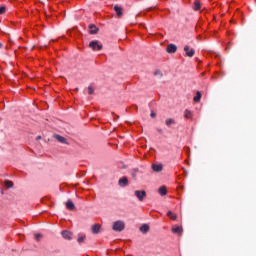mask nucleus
Wrapping results in <instances>:
<instances>
[{"mask_svg":"<svg viewBox=\"0 0 256 256\" xmlns=\"http://www.w3.org/2000/svg\"><path fill=\"white\" fill-rule=\"evenodd\" d=\"M37 139H41V136H38Z\"/></svg>","mask_w":256,"mask_h":256,"instance_id":"30","label":"nucleus"},{"mask_svg":"<svg viewBox=\"0 0 256 256\" xmlns=\"http://www.w3.org/2000/svg\"><path fill=\"white\" fill-rule=\"evenodd\" d=\"M151 117H155V113L152 112V113H151Z\"/></svg>","mask_w":256,"mask_h":256,"instance_id":"28","label":"nucleus"},{"mask_svg":"<svg viewBox=\"0 0 256 256\" xmlns=\"http://www.w3.org/2000/svg\"><path fill=\"white\" fill-rule=\"evenodd\" d=\"M137 170L132 173V177H137Z\"/></svg>","mask_w":256,"mask_h":256,"instance_id":"27","label":"nucleus"},{"mask_svg":"<svg viewBox=\"0 0 256 256\" xmlns=\"http://www.w3.org/2000/svg\"><path fill=\"white\" fill-rule=\"evenodd\" d=\"M166 51L167 53H177V46L175 44H169Z\"/></svg>","mask_w":256,"mask_h":256,"instance_id":"8","label":"nucleus"},{"mask_svg":"<svg viewBox=\"0 0 256 256\" xmlns=\"http://www.w3.org/2000/svg\"><path fill=\"white\" fill-rule=\"evenodd\" d=\"M89 29H90V34H91V35H95V34H97V32L99 31V28H97V26H95V25H93V24H91V25L89 26Z\"/></svg>","mask_w":256,"mask_h":256,"instance_id":"16","label":"nucleus"},{"mask_svg":"<svg viewBox=\"0 0 256 256\" xmlns=\"http://www.w3.org/2000/svg\"><path fill=\"white\" fill-rule=\"evenodd\" d=\"M140 231H141L142 233H147V231H149V225H147V224L142 225V226L140 227Z\"/></svg>","mask_w":256,"mask_h":256,"instance_id":"20","label":"nucleus"},{"mask_svg":"<svg viewBox=\"0 0 256 256\" xmlns=\"http://www.w3.org/2000/svg\"><path fill=\"white\" fill-rule=\"evenodd\" d=\"M112 229H113V231H118V232L123 231V229H125V222H123L121 220L114 222Z\"/></svg>","mask_w":256,"mask_h":256,"instance_id":"1","label":"nucleus"},{"mask_svg":"<svg viewBox=\"0 0 256 256\" xmlns=\"http://www.w3.org/2000/svg\"><path fill=\"white\" fill-rule=\"evenodd\" d=\"M99 231H101V225H99V224H94V225L92 226V233H93L94 235H97V233H99Z\"/></svg>","mask_w":256,"mask_h":256,"instance_id":"12","label":"nucleus"},{"mask_svg":"<svg viewBox=\"0 0 256 256\" xmlns=\"http://www.w3.org/2000/svg\"><path fill=\"white\" fill-rule=\"evenodd\" d=\"M66 209H68L69 211H73V209H75V204L73 203V201L68 200L66 202Z\"/></svg>","mask_w":256,"mask_h":256,"instance_id":"15","label":"nucleus"},{"mask_svg":"<svg viewBox=\"0 0 256 256\" xmlns=\"http://www.w3.org/2000/svg\"><path fill=\"white\" fill-rule=\"evenodd\" d=\"M5 11H7V8H5V6H0V15H3Z\"/></svg>","mask_w":256,"mask_h":256,"instance_id":"24","label":"nucleus"},{"mask_svg":"<svg viewBox=\"0 0 256 256\" xmlns=\"http://www.w3.org/2000/svg\"><path fill=\"white\" fill-rule=\"evenodd\" d=\"M1 47H3V44H2V43H0V48H1Z\"/></svg>","mask_w":256,"mask_h":256,"instance_id":"29","label":"nucleus"},{"mask_svg":"<svg viewBox=\"0 0 256 256\" xmlns=\"http://www.w3.org/2000/svg\"><path fill=\"white\" fill-rule=\"evenodd\" d=\"M152 169L156 173H161V171H163V165H161V164H153L152 165Z\"/></svg>","mask_w":256,"mask_h":256,"instance_id":"10","label":"nucleus"},{"mask_svg":"<svg viewBox=\"0 0 256 256\" xmlns=\"http://www.w3.org/2000/svg\"><path fill=\"white\" fill-rule=\"evenodd\" d=\"M118 185H120V187H127L129 185V180L127 177H122L119 179Z\"/></svg>","mask_w":256,"mask_h":256,"instance_id":"6","label":"nucleus"},{"mask_svg":"<svg viewBox=\"0 0 256 256\" xmlns=\"http://www.w3.org/2000/svg\"><path fill=\"white\" fill-rule=\"evenodd\" d=\"M42 238H43V235H41V234H35V239H36V241H41Z\"/></svg>","mask_w":256,"mask_h":256,"instance_id":"25","label":"nucleus"},{"mask_svg":"<svg viewBox=\"0 0 256 256\" xmlns=\"http://www.w3.org/2000/svg\"><path fill=\"white\" fill-rule=\"evenodd\" d=\"M167 127H171V125H175V120L173 118H169L166 120Z\"/></svg>","mask_w":256,"mask_h":256,"instance_id":"21","label":"nucleus"},{"mask_svg":"<svg viewBox=\"0 0 256 256\" xmlns=\"http://www.w3.org/2000/svg\"><path fill=\"white\" fill-rule=\"evenodd\" d=\"M201 9V2L199 0H196L194 2V11H199Z\"/></svg>","mask_w":256,"mask_h":256,"instance_id":"19","label":"nucleus"},{"mask_svg":"<svg viewBox=\"0 0 256 256\" xmlns=\"http://www.w3.org/2000/svg\"><path fill=\"white\" fill-rule=\"evenodd\" d=\"M62 237L63 239H67L68 241H71V238L73 237V233L70 231L64 230L62 231Z\"/></svg>","mask_w":256,"mask_h":256,"instance_id":"7","label":"nucleus"},{"mask_svg":"<svg viewBox=\"0 0 256 256\" xmlns=\"http://www.w3.org/2000/svg\"><path fill=\"white\" fill-rule=\"evenodd\" d=\"M114 11L116 12V15L118 17H122L123 16V8H121L119 6H114Z\"/></svg>","mask_w":256,"mask_h":256,"instance_id":"13","label":"nucleus"},{"mask_svg":"<svg viewBox=\"0 0 256 256\" xmlns=\"http://www.w3.org/2000/svg\"><path fill=\"white\" fill-rule=\"evenodd\" d=\"M184 51L186 53V57H194L195 56V49L190 48L189 46H184Z\"/></svg>","mask_w":256,"mask_h":256,"instance_id":"4","label":"nucleus"},{"mask_svg":"<svg viewBox=\"0 0 256 256\" xmlns=\"http://www.w3.org/2000/svg\"><path fill=\"white\" fill-rule=\"evenodd\" d=\"M89 47L93 49V51H101V49H103V45L99 44V41H91Z\"/></svg>","mask_w":256,"mask_h":256,"instance_id":"2","label":"nucleus"},{"mask_svg":"<svg viewBox=\"0 0 256 256\" xmlns=\"http://www.w3.org/2000/svg\"><path fill=\"white\" fill-rule=\"evenodd\" d=\"M172 233H174L175 235H182L183 227H181V226L173 227L172 228Z\"/></svg>","mask_w":256,"mask_h":256,"instance_id":"9","label":"nucleus"},{"mask_svg":"<svg viewBox=\"0 0 256 256\" xmlns=\"http://www.w3.org/2000/svg\"><path fill=\"white\" fill-rule=\"evenodd\" d=\"M201 97H202L201 92L198 91L196 93V96H194L193 98L194 103H199V101H201Z\"/></svg>","mask_w":256,"mask_h":256,"instance_id":"18","label":"nucleus"},{"mask_svg":"<svg viewBox=\"0 0 256 256\" xmlns=\"http://www.w3.org/2000/svg\"><path fill=\"white\" fill-rule=\"evenodd\" d=\"M78 243H83V241H85V234H82L78 237L77 239Z\"/></svg>","mask_w":256,"mask_h":256,"instance_id":"23","label":"nucleus"},{"mask_svg":"<svg viewBox=\"0 0 256 256\" xmlns=\"http://www.w3.org/2000/svg\"><path fill=\"white\" fill-rule=\"evenodd\" d=\"M167 217H169V219H171L172 221H177V214L173 213V211H168Z\"/></svg>","mask_w":256,"mask_h":256,"instance_id":"17","label":"nucleus"},{"mask_svg":"<svg viewBox=\"0 0 256 256\" xmlns=\"http://www.w3.org/2000/svg\"><path fill=\"white\" fill-rule=\"evenodd\" d=\"M158 193H159V195H161L162 197H165V195H167V187L161 186V187L158 189Z\"/></svg>","mask_w":256,"mask_h":256,"instance_id":"14","label":"nucleus"},{"mask_svg":"<svg viewBox=\"0 0 256 256\" xmlns=\"http://www.w3.org/2000/svg\"><path fill=\"white\" fill-rule=\"evenodd\" d=\"M94 92H95V90H94L91 86H89V87H88V93H89V95H93Z\"/></svg>","mask_w":256,"mask_h":256,"instance_id":"26","label":"nucleus"},{"mask_svg":"<svg viewBox=\"0 0 256 256\" xmlns=\"http://www.w3.org/2000/svg\"><path fill=\"white\" fill-rule=\"evenodd\" d=\"M184 118L185 119H193V112L189 109L184 111Z\"/></svg>","mask_w":256,"mask_h":256,"instance_id":"11","label":"nucleus"},{"mask_svg":"<svg viewBox=\"0 0 256 256\" xmlns=\"http://www.w3.org/2000/svg\"><path fill=\"white\" fill-rule=\"evenodd\" d=\"M135 197H137L138 200L143 201L147 197V192L144 190H136L134 191Z\"/></svg>","mask_w":256,"mask_h":256,"instance_id":"3","label":"nucleus"},{"mask_svg":"<svg viewBox=\"0 0 256 256\" xmlns=\"http://www.w3.org/2000/svg\"><path fill=\"white\" fill-rule=\"evenodd\" d=\"M54 139H57L59 143H63L64 145H68L69 143L67 142V138L59 135V134H54Z\"/></svg>","mask_w":256,"mask_h":256,"instance_id":"5","label":"nucleus"},{"mask_svg":"<svg viewBox=\"0 0 256 256\" xmlns=\"http://www.w3.org/2000/svg\"><path fill=\"white\" fill-rule=\"evenodd\" d=\"M5 187H7L8 189H11V187H13V182L6 180L5 181Z\"/></svg>","mask_w":256,"mask_h":256,"instance_id":"22","label":"nucleus"}]
</instances>
